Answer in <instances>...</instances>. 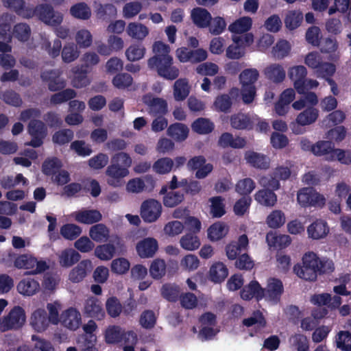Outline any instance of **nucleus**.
Segmentation results:
<instances>
[{
	"label": "nucleus",
	"mask_w": 351,
	"mask_h": 351,
	"mask_svg": "<svg viewBox=\"0 0 351 351\" xmlns=\"http://www.w3.org/2000/svg\"><path fill=\"white\" fill-rule=\"evenodd\" d=\"M319 258L316 254L308 252L304 254L302 264L294 266L295 274L305 280H315L319 272Z\"/></svg>",
	"instance_id": "nucleus-1"
},
{
	"label": "nucleus",
	"mask_w": 351,
	"mask_h": 351,
	"mask_svg": "<svg viewBox=\"0 0 351 351\" xmlns=\"http://www.w3.org/2000/svg\"><path fill=\"white\" fill-rule=\"evenodd\" d=\"M173 63L172 56L162 57L161 59H158V56H153L147 60L149 69H156L160 77L169 80L176 79L180 74L179 69Z\"/></svg>",
	"instance_id": "nucleus-2"
},
{
	"label": "nucleus",
	"mask_w": 351,
	"mask_h": 351,
	"mask_svg": "<svg viewBox=\"0 0 351 351\" xmlns=\"http://www.w3.org/2000/svg\"><path fill=\"white\" fill-rule=\"evenodd\" d=\"M26 322L25 310L19 306H14L9 313L0 318V332L21 328Z\"/></svg>",
	"instance_id": "nucleus-3"
},
{
	"label": "nucleus",
	"mask_w": 351,
	"mask_h": 351,
	"mask_svg": "<svg viewBox=\"0 0 351 351\" xmlns=\"http://www.w3.org/2000/svg\"><path fill=\"white\" fill-rule=\"evenodd\" d=\"M14 265L18 269L29 270L31 274H40L48 268L45 261L38 260L28 254L18 256L14 260Z\"/></svg>",
	"instance_id": "nucleus-4"
},
{
	"label": "nucleus",
	"mask_w": 351,
	"mask_h": 351,
	"mask_svg": "<svg viewBox=\"0 0 351 351\" xmlns=\"http://www.w3.org/2000/svg\"><path fill=\"white\" fill-rule=\"evenodd\" d=\"M297 199L302 206H322L325 204L324 197L313 188H303L298 192Z\"/></svg>",
	"instance_id": "nucleus-5"
},
{
	"label": "nucleus",
	"mask_w": 351,
	"mask_h": 351,
	"mask_svg": "<svg viewBox=\"0 0 351 351\" xmlns=\"http://www.w3.org/2000/svg\"><path fill=\"white\" fill-rule=\"evenodd\" d=\"M162 205L154 199H149L144 201L141 206V216L145 222L156 221L161 215Z\"/></svg>",
	"instance_id": "nucleus-6"
},
{
	"label": "nucleus",
	"mask_w": 351,
	"mask_h": 351,
	"mask_svg": "<svg viewBox=\"0 0 351 351\" xmlns=\"http://www.w3.org/2000/svg\"><path fill=\"white\" fill-rule=\"evenodd\" d=\"M142 101L147 106V112L152 116H164L168 112L167 102L162 98L147 94L143 97Z\"/></svg>",
	"instance_id": "nucleus-7"
},
{
	"label": "nucleus",
	"mask_w": 351,
	"mask_h": 351,
	"mask_svg": "<svg viewBox=\"0 0 351 351\" xmlns=\"http://www.w3.org/2000/svg\"><path fill=\"white\" fill-rule=\"evenodd\" d=\"M28 132L32 136V139L25 145L34 147H40L47 135V128L44 123L37 119L31 120L28 125Z\"/></svg>",
	"instance_id": "nucleus-8"
},
{
	"label": "nucleus",
	"mask_w": 351,
	"mask_h": 351,
	"mask_svg": "<svg viewBox=\"0 0 351 351\" xmlns=\"http://www.w3.org/2000/svg\"><path fill=\"white\" fill-rule=\"evenodd\" d=\"M155 187V180L153 177L147 175L143 178H136L130 180L126 185V190L132 193H140L143 191L151 192Z\"/></svg>",
	"instance_id": "nucleus-9"
},
{
	"label": "nucleus",
	"mask_w": 351,
	"mask_h": 351,
	"mask_svg": "<svg viewBox=\"0 0 351 351\" xmlns=\"http://www.w3.org/2000/svg\"><path fill=\"white\" fill-rule=\"evenodd\" d=\"M283 291V285L280 280L274 278H269L266 288H263V298L268 302L276 304L280 301Z\"/></svg>",
	"instance_id": "nucleus-10"
},
{
	"label": "nucleus",
	"mask_w": 351,
	"mask_h": 351,
	"mask_svg": "<svg viewBox=\"0 0 351 351\" xmlns=\"http://www.w3.org/2000/svg\"><path fill=\"white\" fill-rule=\"evenodd\" d=\"M62 74L60 69H52L42 73L41 78L47 82L49 90L55 92L66 86V80L61 77Z\"/></svg>",
	"instance_id": "nucleus-11"
},
{
	"label": "nucleus",
	"mask_w": 351,
	"mask_h": 351,
	"mask_svg": "<svg viewBox=\"0 0 351 351\" xmlns=\"http://www.w3.org/2000/svg\"><path fill=\"white\" fill-rule=\"evenodd\" d=\"M129 171L126 168L110 164L106 170L107 183L114 187H120L123 184V179L128 176Z\"/></svg>",
	"instance_id": "nucleus-12"
},
{
	"label": "nucleus",
	"mask_w": 351,
	"mask_h": 351,
	"mask_svg": "<svg viewBox=\"0 0 351 351\" xmlns=\"http://www.w3.org/2000/svg\"><path fill=\"white\" fill-rule=\"evenodd\" d=\"M4 7L13 10L19 16L25 19H30L34 16L35 10L27 5L25 0H1Z\"/></svg>",
	"instance_id": "nucleus-13"
},
{
	"label": "nucleus",
	"mask_w": 351,
	"mask_h": 351,
	"mask_svg": "<svg viewBox=\"0 0 351 351\" xmlns=\"http://www.w3.org/2000/svg\"><path fill=\"white\" fill-rule=\"evenodd\" d=\"M158 250V243L156 239L147 237L139 241L136 245L137 254L141 258L153 257Z\"/></svg>",
	"instance_id": "nucleus-14"
},
{
	"label": "nucleus",
	"mask_w": 351,
	"mask_h": 351,
	"mask_svg": "<svg viewBox=\"0 0 351 351\" xmlns=\"http://www.w3.org/2000/svg\"><path fill=\"white\" fill-rule=\"evenodd\" d=\"M38 14L39 19L45 24L51 26H58L63 21V14L58 12H55L53 9L49 5H40L38 8Z\"/></svg>",
	"instance_id": "nucleus-15"
},
{
	"label": "nucleus",
	"mask_w": 351,
	"mask_h": 351,
	"mask_svg": "<svg viewBox=\"0 0 351 351\" xmlns=\"http://www.w3.org/2000/svg\"><path fill=\"white\" fill-rule=\"evenodd\" d=\"M306 75L307 69L303 65L293 66L288 70V76L293 82V86L299 94H303V81Z\"/></svg>",
	"instance_id": "nucleus-16"
},
{
	"label": "nucleus",
	"mask_w": 351,
	"mask_h": 351,
	"mask_svg": "<svg viewBox=\"0 0 351 351\" xmlns=\"http://www.w3.org/2000/svg\"><path fill=\"white\" fill-rule=\"evenodd\" d=\"M92 268L90 261L83 260L71 270L69 280L73 283H78L84 279L87 274L90 272Z\"/></svg>",
	"instance_id": "nucleus-17"
},
{
	"label": "nucleus",
	"mask_w": 351,
	"mask_h": 351,
	"mask_svg": "<svg viewBox=\"0 0 351 351\" xmlns=\"http://www.w3.org/2000/svg\"><path fill=\"white\" fill-rule=\"evenodd\" d=\"M335 145L328 141H319L312 147V153L317 156H323L326 160L332 161Z\"/></svg>",
	"instance_id": "nucleus-18"
},
{
	"label": "nucleus",
	"mask_w": 351,
	"mask_h": 351,
	"mask_svg": "<svg viewBox=\"0 0 351 351\" xmlns=\"http://www.w3.org/2000/svg\"><path fill=\"white\" fill-rule=\"evenodd\" d=\"M60 321L65 327L75 330L81 324V314L75 308H70L62 313Z\"/></svg>",
	"instance_id": "nucleus-19"
},
{
	"label": "nucleus",
	"mask_w": 351,
	"mask_h": 351,
	"mask_svg": "<svg viewBox=\"0 0 351 351\" xmlns=\"http://www.w3.org/2000/svg\"><path fill=\"white\" fill-rule=\"evenodd\" d=\"M72 217L79 223L92 224L99 221L102 215L97 210H81L72 214Z\"/></svg>",
	"instance_id": "nucleus-20"
},
{
	"label": "nucleus",
	"mask_w": 351,
	"mask_h": 351,
	"mask_svg": "<svg viewBox=\"0 0 351 351\" xmlns=\"http://www.w3.org/2000/svg\"><path fill=\"white\" fill-rule=\"evenodd\" d=\"M49 322L46 311L43 308L34 311L30 317V324L37 332L45 330L49 326Z\"/></svg>",
	"instance_id": "nucleus-21"
},
{
	"label": "nucleus",
	"mask_w": 351,
	"mask_h": 351,
	"mask_svg": "<svg viewBox=\"0 0 351 351\" xmlns=\"http://www.w3.org/2000/svg\"><path fill=\"white\" fill-rule=\"evenodd\" d=\"M125 31L130 38L141 41L143 40L149 34V28L138 22L129 23Z\"/></svg>",
	"instance_id": "nucleus-22"
},
{
	"label": "nucleus",
	"mask_w": 351,
	"mask_h": 351,
	"mask_svg": "<svg viewBox=\"0 0 351 351\" xmlns=\"http://www.w3.org/2000/svg\"><path fill=\"white\" fill-rule=\"evenodd\" d=\"M84 313L97 319H101L105 315L101 302L95 297H90L86 300Z\"/></svg>",
	"instance_id": "nucleus-23"
},
{
	"label": "nucleus",
	"mask_w": 351,
	"mask_h": 351,
	"mask_svg": "<svg viewBox=\"0 0 351 351\" xmlns=\"http://www.w3.org/2000/svg\"><path fill=\"white\" fill-rule=\"evenodd\" d=\"M18 292L25 296H32L36 294L40 290L39 282L32 278L22 279L17 285Z\"/></svg>",
	"instance_id": "nucleus-24"
},
{
	"label": "nucleus",
	"mask_w": 351,
	"mask_h": 351,
	"mask_svg": "<svg viewBox=\"0 0 351 351\" xmlns=\"http://www.w3.org/2000/svg\"><path fill=\"white\" fill-rule=\"evenodd\" d=\"M245 159L251 166L257 169H267L269 167V159L265 155L249 151L245 154Z\"/></svg>",
	"instance_id": "nucleus-25"
},
{
	"label": "nucleus",
	"mask_w": 351,
	"mask_h": 351,
	"mask_svg": "<svg viewBox=\"0 0 351 351\" xmlns=\"http://www.w3.org/2000/svg\"><path fill=\"white\" fill-rule=\"evenodd\" d=\"M228 275L227 267L221 262L213 263L209 269V278L215 283L223 282Z\"/></svg>",
	"instance_id": "nucleus-26"
},
{
	"label": "nucleus",
	"mask_w": 351,
	"mask_h": 351,
	"mask_svg": "<svg viewBox=\"0 0 351 351\" xmlns=\"http://www.w3.org/2000/svg\"><path fill=\"white\" fill-rule=\"evenodd\" d=\"M254 199L258 204L266 207H273L277 202V195L267 189L258 191L254 195Z\"/></svg>",
	"instance_id": "nucleus-27"
},
{
	"label": "nucleus",
	"mask_w": 351,
	"mask_h": 351,
	"mask_svg": "<svg viewBox=\"0 0 351 351\" xmlns=\"http://www.w3.org/2000/svg\"><path fill=\"white\" fill-rule=\"evenodd\" d=\"M328 231L326 223L322 220L315 221L307 228L308 237L313 239H320L325 237Z\"/></svg>",
	"instance_id": "nucleus-28"
},
{
	"label": "nucleus",
	"mask_w": 351,
	"mask_h": 351,
	"mask_svg": "<svg viewBox=\"0 0 351 351\" xmlns=\"http://www.w3.org/2000/svg\"><path fill=\"white\" fill-rule=\"evenodd\" d=\"M191 18L193 22L200 28L208 27L212 19L210 14L202 8L193 9L191 12Z\"/></svg>",
	"instance_id": "nucleus-29"
},
{
	"label": "nucleus",
	"mask_w": 351,
	"mask_h": 351,
	"mask_svg": "<svg viewBox=\"0 0 351 351\" xmlns=\"http://www.w3.org/2000/svg\"><path fill=\"white\" fill-rule=\"evenodd\" d=\"M80 55V48L72 42L65 43L61 51L62 60L63 62L67 64L77 60Z\"/></svg>",
	"instance_id": "nucleus-30"
},
{
	"label": "nucleus",
	"mask_w": 351,
	"mask_h": 351,
	"mask_svg": "<svg viewBox=\"0 0 351 351\" xmlns=\"http://www.w3.org/2000/svg\"><path fill=\"white\" fill-rule=\"evenodd\" d=\"M263 288L257 281H252L245 286L241 292L242 299L248 300L256 298L258 300L263 299Z\"/></svg>",
	"instance_id": "nucleus-31"
},
{
	"label": "nucleus",
	"mask_w": 351,
	"mask_h": 351,
	"mask_svg": "<svg viewBox=\"0 0 351 351\" xmlns=\"http://www.w3.org/2000/svg\"><path fill=\"white\" fill-rule=\"evenodd\" d=\"M40 45L41 48L46 51L50 57L56 58L60 55L62 43L58 38L55 39L51 45L49 36L43 34L41 36Z\"/></svg>",
	"instance_id": "nucleus-32"
},
{
	"label": "nucleus",
	"mask_w": 351,
	"mask_h": 351,
	"mask_svg": "<svg viewBox=\"0 0 351 351\" xmlns=\"http://www.w3.org/2000/svg\"><path fill=\"white\" fill-rule=\"evenodd\" d=\"M80 254L72 248L62 250L58 255L59 263L62 267H70L80 259Z\"/></svg>",
	"instance_id": "nucleus-33"
},
{
	"label": "nucleus",
	"mask_w": 351,
	"mask_h": 351,
	"mask_svg": "<svg viewBox=\"0 0 351 351\" xmlns=\"http://www.w3.org/2000/svg\"><path fill=\"white\" fill-rule=\"evenodd\" d=\"M191 86L189 80L180 78L176 80L173 85V97L176 101L184 100L190 93Z\"/></svg>",
	"instance_id": "nucleus-34"
},
{
	"label": "nucleus",
	"mask_w": 351,
	"mask_h": 351,
	"mask_svg": "<svg viewBox=\"0 0 351 351\" xmlns=\"http://www.w3.org/2000/svg\"><path fill=\"white\" fill-rule=\"evenodd\" d=\"M218 143L222 147H231L238 149L243 147L246 144V141L243 138L239 136L234 137L230 133L226 132L220 136Z\"/></svg>",
	"instance_id": "nucleus-35"
},
{
	"label": "nucleus",
	"mask_w": 351,
	"mask_h": 351,
	"mask_svg": "<svg viewBox=\"0 0 351 351\" xmlns=\"http://www.w3.org/2000/svg\"><path fill=\"white\" fill-rule=\"evenodd\" d=\"M319 117V110L315 108H308L301 112L296 118L299 125L305 126L315 123Z\"/></svg>",
	"instance_id": "nucleus-36"
},
{
	"label": "nucleus",
	"mask_w": 351,
	"mask_h": 351,
	"mask_svg": "<svg viewBox=\"0 0 351 351\" xmlns=\"http://www.w3.org/2000/svg\"><path fill=\"white\" fill-rule=\"evenodd\" d=\"M90 237L96 242H105L110 236L109 229L103 223H97L90 227Z\"/></svg>",
	"instance_id": "nucleus-37"
},
{
	"label": "nucleus",
	"mask_w": 351,
	"mask_h": 351,
	"mask_svg": "<svg viewBox=\"0 0 351 351\" xmlns=\"http://www.w3.org/2000/svg\"><path fill=\"white\" fill-rule=\"evenodd\" d=\"M189 128L184 124L176 123L171 125L167 131V134L177 141H184L189 134Z\"/></svg>",
	"instance_id": "nucleus-38"
},
{
	"label": "nucleus",
	"mask_w": 351,
	"mask_h": 351,
	"mask_svg": "<svg viewBox=\"0 0 351 351\" xmlns=\"http://www.w3.org/2000/svg\"><path fill=\"white\" fill-rule=\"evenodd\" d=\"M146 52L145 47L141 43H133L125 50V55L130 62L138 61L144 58Z\"/></svg>",
	"instance_id": "nucleus-39"
},
{
	"label": "nucleus",
	"mask_w": 351,
	"mask_h": 351,
	"mask_svg": "<svg viewBox=\"0 0 351 351\" xmlns=\"http://www.w3.org/2000/svg\"><path fill=\"white\" fill-rule=\"evenodd\" d=\"M71 15L80 20H88L91 16V9L84 2L77 3L70 8Z\"/></svg>",
	"instance_id": "nucleus-40"
},
{
	"label": "nucleus",
	"mask_w": 351,
	"mask_h": 351,
	"mask_svg": "<svg viewBox=\"0 0 351 351\" xmlns=\"http://www.w3.org/2000/svg\"><path fill=\"white\" fill-rule=\"evenodd\" d=\"M264 73L268 79L274 82H281L285 78V71L278 64H273L267 66Z\"/></svg>",
	"instance_id": "nucleus-41"
},
{
	"label": "nucleus",
	"mask_w": 351,
	"mask_h": 351,
	"mask_svg": "<svg viewBox=\"0 0 351 351\" xmlns=\"http://www.w3.org/2000/svg\"><path fill=\"white\" fill-rule=\"evenodd\" d=\"M75 40L79 48L86 49L93 44V35L88 29L82 28L76 32Z\"/></svg>",
	"instance_id": "nucleus-42"
},
{
	"label": "nucleus",
	"mask_w": 351,
	"mask_h": 351,
	"mask_svg": "<svg viewBox=\"0 0 351 351\" xmlns=\"http://www.w3.org/2000/svg\"><path fill=\"white\" fill-rule=\"evenodd\" d=\"M252 19L248 16H243L228 26V30L232 33L242 34L247 32L252 27Z\"/></svg>",
	"instance_id": "nucleus-43"
},
{
	"label": "nucleus",
	"mask_w": 351,
	"mask_h": 351,
	"mask_svg": "<svg viewBox=\"0 0 351 351\" xmlns=\"http://www.w3.org/2000/svg\"><path fill=\"white\" fill-rule=\"evenodd\" d=\"M259 76L258 71L256 69H247L239 75V81L241 87L254 86V83Z\"/></svg>",
	"instance_id": "nucleus-44"
},
{
	"label": "nucleus",
	"mask_w": 351,
	"mask_h": 351,
	"mask_svg": "<svg viewBox=\"0 0 351 351\" xmlns=\"http://www.w3.org/2000/svg\"><path fill=\"white\" fill-rule=\"evenodd\" d=\"M32 31L30 27L25 23H20L15 25L12 29V36L20 42L27 41L31 36Z\"/></svg>",
	"instance_id": "nucleus-45"
},
{
	"label": "nucleus",
	"mask_w": 351,
	"mask_h": 351,
	"mask_svg": "<svg viewBox=\"0 0 351 351\" xmlns=\"http://www.w3.org/2000/svg\"><path fill=\"white\" fill-rule=\"evenodd\" d=\"M180 245L187 251H194L199 248L201 243L199 239L196 235L188 233L180 238Z\"/></svg>",
	"instance_id": "nucleus-46"
},
{
	"label": "nucleus",
	"mask_w": 351,
	"mask_h": 351,
	"mask_svg": "<svg viewBox=\"0 0 351 351\" xmlns=\"http://www.w3.org/2000/svg\"><path fill=\"white\" fill-rule=\"evenodd\" d=\"M126 332L119 326L109 327L106 331V341L108 343H116L121 341H124V336Z\"/></svg>",
	"instance_id": "nucleus-47"
},
{
	"label": "nucleus",
	"mask_w": 351,
	"mask_h": 351,
	"mask_svg": "<svg viewBox=\"0 0 351 351\" xmlns=\"http://www.w3.org/2000/svg\"><path fill=\"white\" fill-rule=\"evenodd\" d=\"M207 232L208 239L215 241L225 237L228 232V228L223 223L218 222L210 226Z\"/></svg>",
	"instance_id": "nucleus-48"
},
{
	"label": "nucleus",
	"mask_w": 351,
	"mask_h": 351,
	"mask_svg": "<svg viewBox=\"0 0 351 351\" xmlns=\"http://www.w3.org/2000/svg\"><path fill=\"white\" fill-rule=\"evenodd\" d=\"M0 99L5 104L20 107L23 104V100L19 93L13 90H6L0 93Z\"/></svg>",
	"instance_id": "nucleus-49"
},
{
	"label": "nucleus",
	"mask_w": 351,
	"mask_h": 351,
	"mask_svg": "<svg viewBox=\"0 0 351 351\" xmlns=\"http://www.w3.org/2000/svg\"><path fill=\"white\" fill-rule=\"evenodd\" d=\"M115 247L113 244L108 243L97 246L95 250V255L102 261L110 260L115 254Z\"/></svg>",
	"instance_id": "nucleus-50"
},
{
	"label": "nucleus",
	"mask_w": 351,
	"mask_h": 351,
	"mask_svg": "<svg viewBox=\"0 0 351 351\" xmlns=\"http://www.w3.org/2000/svg\"><path fill=\"white\" fill-rule=\"evenodd\" d=\"M232 104L230 97L227 94H222L215 98L213 108L219 112H228L230 111Z\"/></svg>",
	"instance_id": "nucleus-51"
},
{
	"label": "nucleus",
	"mask_w": 351,
	"mask_h": 351,
	"mask_svg": "<svg viewBox=\"0 0 351 351\" xmlns=\"http://www.w3.org/2000/svg\"><path fill=\"white\" fill-rule=\"evenodd\" d=\"M166 263L163 259L154 260L149 267V274L154 279H160L165 275Z\"/></svg>",
	"instance_id": "nucleus-52"
},
{
	"label": "nucleus",
	"mask_w": 351,
	"mask_h": 351,
	"mask_svg": "<svg viewBox=\"0 0 351 351\" xmlns=\"http://www.w3.org/2000/svg\"><path fill=\"white\" fill-rule=\"evenodd\" d=\"M284 213L280 210H273L267 217L266 223L271 228H278L285 223Z\"/></svg>",
	"instance_id": "nucleus-53"
},
{
	"label": "nucleus",
	"mask_w": 351,
	"mask_h": 351,
	"mask_svg": "<svg viewBox=\"0 0 351 351\" xmlns=\"http://www.w3.org/2000/svg\"><path fill=\"white\" fill-rule=\"evenodd\" d=\"M291 51V45L285 40H280L277 42L272 48L271 53L277 59H282L287 56Z\"/></svg>",
	"instance_id": "nucleus-54"
},
{
	"label": "nucleus",
	"mask_w": 351,
	"mask_h": 351,
	"mask_svg": "<svg viewBox=\"0 0 351 351\" xmlns=\"http://www.w3.org/2000/svg\"><path fill=\"white\" fill-rule=\"evenodd\" d=\"M213 128V123L206 118H199L192 124L193 130L201 134H208L212 132Z\"/></svg>",
	"instance_id": "nucleus-55"
},
{
	"label": "nucleus",
	"mask_w": 351,
	"mask_h": 351,
	"mask_svg": "<svg viewBox=\"0 0 351 351\" xmlns=\"http://www.w3.org/2000/svg\"><path fill=\"white\" fill-rule=\"evenodd\" d=\"M173 160L170 158H162L157 160L153 165V170L158 174H165L171 171Z\"/></svg>",
	"instance_id": "nucleus-56"
},
{
	"label": "nucleus",
	"mask_w": 351,
	"mask_h": 351,
	"mask_svg": "<svg viewBox=\"0 0 351 351\" xmlns=\"http://www.w3.org/2000/svg\"><path fill=\"white\" fill-rule=\"evenodd\" d=\"M345 114L341 110H335L327 115L322 121V126L330 128L332 125H338L345 119Z\"/></svg>",
	"instance_id": "nucleus-57"
},
{
	"label": "nucleus",
	"mask_w": 351,
	"mask_h": 351,
	"mask_svg": "<svg viewBox=\"0 0 351 351\" xmlns=\"http://www.w3.org/2000/svg\"><path fill=\"white\" fill-rule=\"evenodd\" d=\"M77 96L76 92L71 89L67 88L58 93L53 94L50 99V102L52 104H60L67 101Z\"/></svg>",
	"instance_id": "nucleus-58"
},
{
	"label": "nucleus",
	"mask_w": 351,
	"mask_h": 351,
	"mask_svg": "<svg viewBox=\"0 0 351 351\" xmlns=\"http://www.w3.org/2000/svg\"><path fill=\"white\" fill-rule=\"evenodd\" d=\"M337 347L343 351H351V332L340 331L336 336Z\"/></svg>",
	"instance_id": "nucleus-59"
},
{
	"label": "nucleus",
	"mask_w": 351,
	"mask_h": 351,
	"mask_svg": "<svg viewBox=\"0 0 351 351\" xmlns=\"http://www.w3.org/2000/svg\"><path fill=\"white\" fill-rule=\"evenodd\" d=\"M71 72L73 74L71 82L74 87L80 88L90 84L87 75L84 73L80 71L77 66L73 67Z\"/></svg>",
	"instance_id": "nucleus-60"
},
{
	"label": "nucleus",
	"mask_w": 351,
	"mask_h": 351,
	"mask_svg": "<svg viewBox=\"0 0 351 351\" xmlns=\"http://www.w3.org/2000/svg\"><path fill=\"white\" fill-rule=\"evenodd\" d=\"M231 125L239 130H243L252 127V123L249 117L244 114H237L231 117Z\"/></svg>",
	"instance_id": "nucleus-61"
},
{
	"label": "nucleus",
	"mask_w": 351,
	"mask_h": 351,
	"mask_svg": "<svg viewBox=\"0 0 351 351\" xmlns=\"http://www.w3.org/2000/svg\"><path fill=\"white\" fill-rule=\"evenodd\" d=\"M243 324L247 327L256 326L258 328H263L266 325V321L262 313L259 311H256L253 312L250 317L243 320Z\"/></svg>",
	"instance_id": "nucleus-62"
},
{
	"label": "nucleus",
	"mask_w": 351,
	"mask_h": 351,
	"mask_svg": "<svg viewBox=\"0 0 351 351\" xmlns=\"http://www.w3.org/2000/svg\"><path fill=\"white\" fill-rule=\"evenodd\" d=\"M256 187V184L253 180L246 178L238 181L235 186L236 191L243 195L251 193Z\"/></svg>",
	"instance_id": "nucleus-63"
},
{
	"label": "nucleus",
	"mask_w": 351,
	"mask_h": 351,
	"mask_svg": "<svg viewBox=\"0 0 351 351\" xmlns=\"http://www.w3.org/2000/svg\"><path fill=\"white\" fill-rule=\"evenodd\" d=\"M302 19L301 12L295 10L289 11L285 19V26L289 29H294L300 25Z\"/></svg>",
	"instance_id": "nucleus-64"
}]
</instances>
